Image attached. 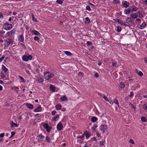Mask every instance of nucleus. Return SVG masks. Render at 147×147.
<instances>
[{
	"label": "nucleus",
	"instance_id": "1",
	"mask_svg": "<svg viewBox=\"0 0 147 147\" xmlns=\"http://www.w3.org/2000/svg\"><path fill=\"white\" fill-rule=\"evenodd\" d=\"M44 76L45 78L47 80H48L51 78V77L54 76V75L53 74L48 71L45 73L44 74Z\"/></svg>",
	"mask_w": 147,
	"mask_h": 147
},
{
	"label": "nucleus",
	"instance_id": "2",
	"mask_svg": "<svg viewBox=\"0 0 147 147\" xmlns=\"http://www.w3.org/2000/svg\"><path fill=\"white\" fill-rule=\"evenodd\" d=\"M3 27L5 30H9L12 28V26L11 24L5 23L3 25Z\"/></svg>",
	"mask_w": 147,
	"mask_h": 147
},
{
	"label": "nucleus",
	"instance_id": "3",
	"mask_svg": "<svg viewBox=\"0 0 147 147\" xmlns=\"http://www.w3.org/2000/svg\"><path fill=\"white\" fill-rule=\"evenodd\" d=\"M32 58V57L31 55L27 56L24 55L22 57V59L23 61H28L29 60H31Z\"/></svg>",
	"mask_w": 147,
	"mask_h": 147
},
{
	"label": "nucleus",
	"instance_id": "4",
	"mask_svg": "<svg viewBox=\"0 0 147 147\" xmlns=\"http://www.w3.org/2000/svg\"><path fill=\"white\" fill-rule=\"evenodd\" d=\"M107 127L106 125L102 124L100 126V129L103 132H104L107 129Z\"/></svg>",
	"mask_w": 147,
	"mask_h": 147
},
{
	"label": "nucleus",
	"instance_id": "5",
	"mask_svg": "<svg viewBox=\"0 0 147 147\" xmlns=\"http://www.w3.org/2000/svg\"><path fill=\"white\" fill-rule=\"evenodd\" d=\"M5 47L8 46L10 44H12L11 40L10 39H7L5 41Z\"/></svg>",
	"mask_w": 147,
	"mask_h": 147
},
{
	"label": "nucleus",
	"instance_id": "6",
	"mask_svg": "<svg viewBox=\"0 0 147 147\" xmlns=\"http://www.w3.org/2000/svg\"><path fill=\"white\" fill-rule=\"evenodd\" d=\"M44 127L46 129L48 132H49L51 129V127H49V125L47 123H45L44 125Z\"/></svg>",
	"mask_w": 147,
	"mask_h": 147
},
{
	"label": "nucleus",
	"instance_id": "7",
	"mask_svg": "<svg viewBox=\"0 0 147 147\" xmlns=\"http://www.w3.org/2000/svg\"><path fill=\"white\" fill-rule=\"evenodd\" d=\"M57 128L58 130L60 131L63 128V125L61 123H59L57 125Z\"/></svg>",
	"mask_w": 147,
	"mask_h": 147
},
{
	"label": "nucleus",
	"instance_id": "8",
	"mask_svg": "<svg viewBox=\"0 0 147 147\" xmlns=\"http://www.w3.org/2000/svg\"><path fill=\"white\" fill-rule=\"evenodd\" d=\"M116 20H117V22L119 24H121V25H123L125 26H127V25L125 24V22H123V21L120 20L119 19H117Z\"/></svg>",
	"mask_w": 147,
	"mask_h": 147
},
{
	"label": "nucleus",
	"instance_id": "9",
	"mask_svg": "<svg viewBox=\"0 0 147 147\" xmlns=\"http://www.w3.org/2000/svg\"><path fill=\"white\" fill-rule=\"evenodd\" d=\"M123 4L124 7L125 8H127L128 7L129 5V3L127 2L126 1H124Z\"/></svg>",
	"mask_w": 147,
	"mask_h": 147
},
{
	"label": "nucleus",
	"instance_id": "10",
	"mask_svg": "<svg viewBox=\"0 0 147 147\" xmlns=\"http://www.w3.org/2000/svg\"><path fill=\"white\" fill-rule=\"evenodd\" d=\"M126 20L132 24H133L134 23V21L131 20V18L129 17H127L126 18Z\"/></svg>",
	"mask_w": 147,
	"mask_h": 147
},
{
	"label": "nucleus",
	"instance_id": "11",
	"mask_svg": "<svg viewBox=\"0 0 147 147\" xmlns=\"http://www.w3.org/2000/svg\"><path fill=\"white\" fill-rule=\"evenodd\" d=\"M130 16L132 19H135L138 17V15L136 14L135 13H133L130 15Z\"/></svg>",
	"mask_w": 147,
	"mask_h": 147
},
{
	"label": "nucleus",
	"instance_id": "12",
	"mask_svg": "<svg viewBox=\"0 0 147 147\" xmlns=\"http://www.w3.org/2000/svg\"><path fill=\"white\" fill-rule=\"evenodd\" d=\"M42 110V108L40 106H38L34 110V111L35 112H40Z\"/></svg>",
	"mask_w": 147,
	"mask_h": 147
},
{
	"label": "nucleus",
	"instance_id": "13",
	"mask_svg": "<svg viewBox=\"0 0 147 147\" xmlns=\"http://www.w3.org/2000/svg\"><path fill=\"white\" fill-rule=\"evenodd\" d=\"M26 106L28 108L31 109H32L34 108L33 105L29 103H27Z\"/></svg>",
	"mask_w": 147,
	"mask_h": 147
},
{
	"label": "nucleus",
	"instance_id": "14",
	"mask_svg": "<svg viewBox=\"0 0 147 147\" xmlns=\"http://www.w3.org/2000/svg\"><path fill=\"white\" fill-rule=\"evenodd\" d=\"M37 140L38 141L40 142L44 138V137L42 136V134L39 135L38 136Z\"/></svg>",
	"mask_w": 147,
	"mask_h": 147
},
{
	"label": "nucleus",
	"instance_id": "15",
	"mask_svg": "<svg viewBox=\"0 0 147 147\" xmlns=\"http://www.w3.org/2000/svg\"><path fill=\"white\" fill-rule=\"evenodd\" d=\"M131 11V10L129 9H125L124 11V13L125 14H129Z\"/></svg>",
	"mask_w": 147,
	"mask_h": 147
},
{
	"label": "nucleus",
	"instance_id": "16",
	"mask_svg": "<svg viewBox=\"0 0 147 147\" xmlns=\"http://www.w3.org/2000/svg\"><path fill=\"white\" fill-rule=\"evenodd\" d=\"M2 69L5 73H6L8 70V69L3 65H2Z\"/></svg>",
	"mask_w": 147,
	"mask_h": 147
},
{
	"label": "nucleus",
	"instance_id": "17",
	"mask_svg": "<svg viewBox=\"0 0 147 147\" xmlns=\"http://www.w3.org/2000/svg\"><path fill=\"white\" fill-rule=\"evenodd\" d=\"M119 85L121 88H124L125 87L124 83L122 82H120L119 84Z\"/></svg>",
	"mask_w": 147,
	"mask_h": 147
},
{
	"label": "nucleus",
	"instance_id": "18",
	"mask_svg": "<svg viewBox=\"0 0 147 147\" xmlns=\"http://www.w3.org/2000/svg\"><path fill=\"white\" fill-rule=\"evenodd\" d=\"M59 117L58 115L57 114L55 117L52 118L53 121H56L57 120V119H59Z\"/></svg>",
	"mask_w": 147,
	"mask_h": 147
},
{
	"label": "nucleus",
	"instance_id": "19",
	"mask_svg": "<svg viewBox=\"0 0 147 147\" xmlns=\"http://www.w3.org/2000/svg\"><path fill=\"white\" fill-rule=\"evenodd\" d=\"M45 140L48 143H50L51 142V138L48 136H47L46 137Z\"/></svg>",
	"mask_w": 147,
	"mask_h": 147
},
{
	"label": "nucleus",
	"instance_id": "20",
	"mask_svg": "<svg viewBox=\"0 0 147 147\" xmlns=\"http://www.w3.org/2000/svg\"><path fill=\"white\" fill-rule=\"evenodd\" d=\"M60 99L62 101H65L67 100V98L65 96H63L61 97Z\"/></svg>",
	"mask_w": 147,
	"mask_h": 147
},
{
	"label": "nucleus",
	"instance_id": "21",
	"mask_svg": "<svg viewBox=\"0 0 147 147\" xmlns=\"http://www.w3.org/2000/svg\"><path fill=\"white\" fill-rule=\"evenodd\" d=\"M33 33L36 35L38 36L40 35V33H39L37 31L35 30H32Z\"/></svg>",
	"mask_w": 147,
	"mask_h": 147
},
{
	"label": "nucleus",
	"instance_id": "22",
	"mask_svg": "<svg viewBox=\"0 0 147 147\" xmlns=\"http://www.w3.org/2000/svg\"><path fill=\"white\" fill-rule=\"evenodd\" d=\"M19 39L20 41L22 42H23L24 40V37L22 35H21L19 36Z\"/></svg>",
	"mask_w": 147,
	"mask_h": 147
},
{
	"label": "nucleus",
	"instance_id": "23",
	"mask_svg": "<svg viewBox=\"0 0 147 147\" xmlns=\"http://www.w3.org/2000/svg\"><path fill=\"white\" fill-rule=\"evenodd\" d=\"M86 21L85 23L86 24H88L90 23V20L88 17H86L85 18Z\"/></svg>",
	"mask_w": 147,
	"mask_h": 147
},
{
	"label": "nucleus",
	"instance_id": "24",
	"mask_svg": "<svg viewBox=\"0 0 147 147\" xmlns=\"http://www.w3.org/2000/svg\"><path fill=\"white\" fill-rule=\"evenodd\" d=\"M11 127H18V125L17 124L12 122L11 124Z\"/></svg>",
	"mask_w": 147,
	"mask_h": 147
},
{
	"label": "nucleus",
	"instance_id": "25",
	"mask_svg": "<svg viewBox=\"0 0 147 147\" xmlns=\"http://www.w3.org/2000/svg\"><path fill=\"white\" fill-rule=\"evenodd\" d=\"M138 14L139 15V16H138L141 18H142L143 17V16L142 15V14L141 12L139 11L137 12Z\"/></svg>",
	"mask_w": 147,
	"mask_h": 147
},
{
	"label": "nucleus",
	"instance_id": "26",
	"mask_svg": "<svg viewBox=\"0 0 147 147\" xmlns=\"http://www.w3.org/2000/svg\"><path fill=\"white\" fill-rule=\"evenodd\" d=\"M50 89L53 92L55 91V88L53 85H51L50 86Z\"/></svg>",
	"mask_w": 147,
	"mask_h": 147
},
{
	"label": "nucleus",
	"instance_id": "27",
	"mask_svg": "<svg viewBox=\"0 0 147 147\" xmlns=\"http://www.w3.org/2000/svg\"><path fill=\"white\" fill-rule=\"evenodd\" d=\"M143 108L144 110L147 112V104H144L143 105Z\"/></svg>",
	"mask_w": 147,
	"mask_h": 147
},
{
	"label": "nucleus",
	"instance_id": "28",
	"mask_svg": "<svg viewBox=\"0 0 147 147\" xmlns=\"http://www.w3.org/2000/svg\"><path fill=\"white\" fill-rule=\"evenodd\" d=\"M97 120V118L95 117H92L91 119V121L92 122H94L96 121Z\"/></svg>",
	"mask_w": 147,
	"mask_h": 147
},
{
	"label": "nucleus",
	"instance_id": "29",
	"mask_svg": "<svg viewBox=\"0 0 147 147\" xmlns=\"http://www.w3.org/2000/svg\"><path fill=\"white\" fill-rule=\"evenodd\" d=\"M61 108V105H60L58 104L55 106V108L57 110H60Z\"/></svg>",
	"mask_w": 147,
	"mask_h": 147
},
{
	"label": "nucleus",
	"instance_id": "30",
	"mask_svg": "<svg viewBox=\"0 0 147 147\" xmlns=\"http://www.w3.org/2000/svg\"><path fill=\"white\" fill-rule=\"evenodd\" d=\"M146 26V24H142L140 26L139 28L140 29H142L144 28Z\"/></svg>",
	"mask_w": 147,
	"mask_h": 147
},
{
	"label": "nucleus",
	"instance_id": "31",
	"mask_svg": "<svg viewBox=\"0 0 147 147\" xmlns=\"http://www.w3.org/2000/svg\"><path fill=\"white\" fill-rule=\"evenodd\" d=\"M16 30L13 29L10 32L11 35H13L15 34Z\"/></svg>",
	"mask_w": 147,
	"mask_h": 147
},
{
	"label": "nucleus",
	"instance_id": "32",
	"mask_svg": "<svg viewBox=\"0 0 147 147\" xmlns=\"http://www.w3.org/2000/svg\"><path fill=\"white\" fill-rule=\"evenodd\" d=\"M64 52L65 54L67 55L70 56L71 54V53L70 52L68 51H65Z\"/></svg>",
	"mask_w": 147,
	"mask_h": 147
},
{
	"label": "nucleus",
	"instance_id": "33",
	"mask_svg": "<svg viewBox=\"0 0 147 147\" xmlns=\"http://www.w3.org/2000/svg\"><path fill=\"white\" fill-rule=\"evenodd\" d=\"M1 76L2 78H4L6 76L4 74V73L3 71L1 72L0 73Z\"/></svg>",
	"mask_w": 147,
	"mask_h": 147
},
{
	"label": "nucleus",
	"instance_id": "34",
	"mask_svg": "<svg viewBox=\"0 0 147 147\" xmlns=\"http://www.w3.org/2000/svg\"><path fill=\"white\" fill-rule=\"evenodd\" d=\"M114 102L115 104L117 105H119L118 101L116 98H115L114 99Z\"/></svg>",
	"mask_w": 147,
	"mask_h": 147
},
{
	"label": "nucleus",
	"instance_id": "35",
	"mask_svg": "<svg viewBox=\"0 0 147 147\" xmlns=\"http://www.w3.org/2000/svg\"><path fill=\"white\" fill-rule=\"evenodd\" d=\"M85 135L86 137L87 138H88L90 136V135L86 132L85 133Z\"/></svg>",
	"mask_w": 147,
	"mask_h": 147
},
{
	"label": "nucleus",
	"instance_id": "36",
	"mask_svg": "<svg viewBox=\"0 0 147 147\" xmlns=\"http://www.w3.org/2000/svg\"><path fill=\"white\" fill-rule=\"evenodd\" d=\"M141 119L142 121L143 122H145L146 121V118L144 117H141Z\"/></svg>",
	"mask_w": 147,
	"mask_h": 147
},
{
	"label": "nucleus",
	"instance_id": "37",
	"mask_svg": "<svg viewBox=\"0 0 147 147\" xmlns=\"http://www.w3.org/2000/svg\"><path fill=\"white\" fill-rule=\"evenodd\" d=\"M63 0H57V2L58 4H61L63 3Z\"/></svg>",
	"mask_w": 147,
	"mask_h": 147
},
{
	"label": "nucleus",
	"instance_id": "38",
	"mask_svg": "<svg viewBox=\"0 0 147 147\" xmlns=\"http://www.w3.org/2000/svg\"><path fill=\"white\" fill-rule=\"evenodd\" d=\"M85 135L84 134H82L81 136H78L77 138H80V139H82L84 138V137Z\"/></svg>",
	"mask_w": 147,
	"mask_h": 147
},
{
	"label": "nucleus",
	"instance_id": "39",
	"mask_svg": "<svg viewBox=\"0 0 147 147\" xmlns=\"http://www.w3.org/2000/svg\"><path fill=\"white\" fill-rule=\"evenodd\" d=\"M32 19L34 21L37 22V20L34 18V15L33 14L32 15Z\"/></svg>",
	"mask_w": 147,
	"mask_h": 147
},
{
	"label": "nucleus",
	"instance_id": "40",
	"mask_svg": "<svg viewBox=\"0 0 147 147\" xmlns=\"http://www.w3.org/2000/svg\"><path fill=\"white\" fill-rule=\"evenodd\" d=\"M121 27L119 26H117V32H120L121 31Z\"/></svg>",
	"mask_w": 147,
	"mask_h": 147
},
{
	"label": "nucleus",
	"instance_id": "41",
	"mask_svg": "<svg viewBox=\"0 0 147 147\" xmlns=\"http://www.w3.org/2000/svg\"><path fill=\"white\" fill-rule=\"evenodd\" d=\"M102 96H103V98H104V99L107 101H109V99L107 98V97L104 95V94Z\"/></svg>",
	"mask_w": 147,
	"mask_h": 147
},
{
	"label": "nucleus",
	"instance_id": "42",
	"mask_svg": "<svg viewBox=\"0 0 147 147\" xmlns=\"http://www.w3.org/2000/svg\"><path fill=\"white\" fill-rule=\"evenodd\" d=\"M5 32L3 30L0 31V36H3V34H4Z\"/></svg>",
	"mask_w": 147,
	"mask_h": 147
},
{
	"label": "nucleus",
	"instance_id": "43",
	"mask_svg": "<svg viewBox=\"0 0 147 147\" xmlns=\"http://www.w3.org/2000/svg\"><path fill=\"white\" fill-rule=\"evenodd\" d=\"M117 63L116 62L113 61L112 62V65L113 66L116 67Z\"/></svg>",
	"mask_w": 147,
	"mask_h": 147
},
{
	"label": "nucleus",
	"instance_id": "44",
	"mask_svg": "<svg viewBox=\"0 0 147 147\" xmlns=\"http://www.w3.org/2000/svg\"><path fill=\"white\" fill-rule=\"evenodd\" d=\"M137 9L136 7H134L131 10V11H136L137 10Z\"/></svg>",
	"mask_w": 147,
	"mask_h": 147
},
{
	"label": "nucleus",
	"instance_id": "45",
	"mask_svg": "<svg viewBox=\"0 0 147 147\" xmlns=\"http://www.w3.org/2000/svg\"><path fill=\"white\" fill-rule=\"evenodd\" d=\"M138 74L140 76H142L143 75V73L140 71H139Z\"/></svg>",
	"mask_w": 147,
	"mask_h": 147
},
{
	"label": "nucleus",
	"instance_id": "46",
	"mask_svg": "<svg viewBox=\"0 0 147 147\" xmlns=\"http://www.w3.org/2000/svg\"><path fill=\"white\" fill-rule=\"evenodd\" d=\"M86 9L88 11H90L91 10V9L90 7L88 5H87L86 6Z\"/></svg>",
	"mask_w": 147,
	"mask_h": 147
},
{
	"label": "nucleus",
	"instance_id": "47",
	"mask_svg": "<svg viewBox=\"0 0 147 147\" xmlns=\"http://www.w3.org/2000/svg\"><path fill=\"white\" fill-rule=\"evenodd\" d=\"M5 58V56L3 55L0 58V63Z\"/></svg>",
	"mask_w": 147,
	"mask_h": 147
},
{
	"label": "nucleus",
	"instance_id": "48",
	"mask_svg": "<svg viewBox=\"0 0 147 147\" xmlns=\"http://www.w3.org/2000/svg\"><path fill=\"white\" fill-rule=\"evenodd\" d=\"M15 134V132H11V136L10 137L11 138V137H12Z\"/></svg>",
	"mask_w": 147,
	"mask_h": 147
},
{
	"label": "nucleus",
	"instance_id": "49",
	"mask_svg": "<svg viewBox=\"0 0 147 147\" xmlns=\"http://www.w3.org/2000/svg\"><path fill=\"white\" fill-rule=\"evenodd\" d=\"M34 39L35 40L38 41L39 40V38L37 36H35Z\"/></svg>",
	"mask_w": 147,
	"mask_h": 147
},
{
	"label": "nucleus",
	"instance_id": "50",
	"mask_svg": "<svg viewBox=\"0 0 147 147\" xmlns=\"http://www.w3.org/2000/svg\"><path fill=\"white\" fill-rule=\"evenodd\" d=\"M56 113V111H52L51 114L52 115H54Z\"/></svg>",
	"mask_w": 147,
	"mask_h": 147
},
{
	"label": "nucleus",
	"instance_id": "51",
	"mask_svg": "<svg viewBox=\"0 0 147 147\" xmlns=\"http://www.w3.org/2000/svg\"><path fill=\"white\" fill-rule=\"evenodd\" d=\"M129 142L130 143H132L133 144H134V141L133 140H132L131 139H130L129 140Z\"/></svg>",
	"mask_w": 147,
	"mask_h": 147
},
{
	"label": "nucleus",
	"instance_id": "52",
	"mask_svg": "<svg viewBox=\"0 0 147 147\" xmlns=\"http://www.w3.org/2000/svg\"><path fill=\"white\" fill-rule=\"evenodd\" d=\"M5 135V134L4 133H1L0 134V137L1 138H3L4 137Z\"/></svg>",
	"mask_w": 147,
	"mask_h": 147
},
{
	"label": "nucleus",
	"instance_id": "53",
	"mask_svg": "<svg viewBox=\"0 0 147 147\" xmlns=\"http://www.w3.org/2000/svg\"><path fill=\"white\" fill-rule=\"evenodd\" d=\"M130 105H131L132 108H133L135 111L136 109V107H135L132 104H131Z\"/></svg>",
	"mask_w": 147,
	"mask_h": 147
},
{
	"label": "nucleus",
	"instance_id": "54",
	"mask_svg": "<svg viewBox=\"0 0 147 147\" xmlns=\"http://www.w3.org/2000/svg\"><path fill=\"white\" fill-rule=\"evenodd\" d=\"M87 44L88 45H91L92 44V43L90 41H87Z\"/></svg>",
	"mask_w": 147,
	"mask_h": 147
},
{
	"label": "nucleus",
	"instance_id": "55",
	"mask_svg": "<svg viewBox=\"0 0 147 147\" xmlns=\"http://www.w3.org/2000/svg\"><path fill=\"white\" fill-rule=\"evenodd\" d=\"M83 73L82 72H79V76H83Z\"/></svg>",
	"mask_w": 147,
	"mask_h": 147
},
{
	"label": "nucleus",
	"instance_id": "56",
	"mask_svg": "<svg viewBox=\"0 0 147 147\" xmlns=\"http://www.w3.org/2000/svg\"><path fill=\"white\" fill-rule=\"evenodd\" d=\"M114 2H115V3L119 2V0H114Z\"/></svg>",
	"mask_w": 147,
	"mask_h": 147
},
{
	"label": "nucleus",
	"instance_id": "57",
	"mask_svg": "<svg viewBox=\"0 0 147 147\" xmlns=\"http://www.w3.org/2000/svg\"><path fill=\"white\" fill-rule=\"evenodd\" d=\"M100 146L103 145V141H100Z\"/></svg>",
	"mask_w": 147,
	"mask_h": 147
},
{
	"label": "nucleus",
	"instance_id": "58",
	"mask_svg": "<svg viewBox=\"0 0 147 147\" xmlns=\"http://www.w3.org/2000/svg\"><path fill=\"white\" fill-rule=\"evenodd\" d=\"M94 76L96 78H98V76H99V75L97 73H96L95 75H94Z\"/></svg>",
	"mask_w": 147,
	"mask_h": 147
},
{
	"label": "nucleus",
	"instance_id": "59",
	"mask_svg": "<svg viewBox=\"0 0 147 147\" xmlns=\"http://www.w3.org/2000/svg\"><path fill=\"white\" fill-rule=\"evenodd\" d=\"M19 76V78H20V79L21 80H23V81L24 82V79L22 77H21V76Z\"/></svg>",
	"mask_w": 147,
	"mask_h": 147
},
{
	"label": "nucleus",
	"instance_id": "60",
	"mask_svg": "<svg viewBox=\"0 0 147 147\" xmlns=\"http://www.w3.org/2000/svg\"><path fill=\"white\" fill-rule=\"evenodd\" d=\"M108 102H109L110 104H112L113 103V102L110 100H109V101H108Z\"/></svg>",
	"mask_w": 147,
	"mask_h": 147
},
{
	"label": "nucleus",
	"instance_id": "61",
	"mask_svg": "<svg viewBox=\"0 0 147 147\" xmlns=\"http://www.w3.org/2000/svg\"><path fill=\"white\" fill-rule=\"evenodd\" d=\"M3 18V16L2 14L0 13V18Z\"/></svg>",
	"mask_w": 147,
	"mask_h": 147
},
{
	"label": "nucleus",
	"instance_id": "62",
	"mask_svg": "<svg viewBox=\"0 0 147 147\" xmlns=\"http://www.w3.org/2000/svg\"><path fill=\"white\" fill-rule=\"evenodd\" d=\"M133 96V94L132 92H131L130 93V95L129 96L130 97H132Z\"/></svg>",
	"mask_w": 147,
	"mask_h": 147
},
{
	"label": "nucleus",
	"instance_id": "63",
	"mask_svg": "<svg viewBox=\"0 0 147 147\" xmlns=\"http://www.w3.org/2000/svg\"><path fill=\"white\" fill-rule=\"evenodd\" d=\"M7 34L8 36H9L10 35H11V34H10V32H7Z\"/></svg>",
	"mask_w": 147,
	"mask_h": 147
},
{
	"label": "nucleus",
	"instance_id": "64",
	"mask_svg": "<svg viewBox=\"0 0 147 147\" xmlns=\"http://www.w3.org/2000/svg\"><path fill=\"white\" fill-rule=\"evenodd\" d=\"M144 60L145 62L146 63H147V57L145 58Z\"/></svg>",
	"mask_w": 147,
	"mask_h": 147
}]
</instances>
